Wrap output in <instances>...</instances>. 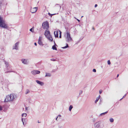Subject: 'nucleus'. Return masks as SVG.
<instances>
[{
	"instance_id": "48",
	"label": "nucleus",
	"mask_w": 128,
	"mask_h": 128,
	"mask_svg": "<svg viewBox=\"0 0 128 128\" xmlns=\"http://www.w3.org/2000/svg\"><path fill=\"white\" fill-rule=\"evenodd\" d=\"M119 76V74H118L117 75V77L118 78V76Z\"/></svg>"
},
{
	"instance_id": "46",
	"label": "nucleus",
	"mask_w": 128,
	"mask_h": 128,
	"mask_svg": "<svg viewBox=\"0 0 128 128\" xmlns=\"http://www.w3.org/2000/svg\"><path fill=\"white\" fill-rule=\"evenodd\" d=\"M58 118V116H57L56 118V120H57V118Z\"/></svg>"
},
{
	"instance_id": "52",
	"label": "nucleus",
	"mask_w": 128,
	"mask_h": 128,
	"mask_svg": "<svg viewBox=\"0 0 128 128\" xmlns=\"http://www.w3.org/2000/svg\"><path fill=\"white\" fill-rule=\"evenodd\" d=\"M83 16H82V17H81V18H82V17H83Z\"/></svg>"
},
{
	"instance_id": "23",
	"label": "nucleus",
	"mask_w": 128,
	"mask_h": 128,
	"mask_svg": "<svg viewBox=\"0 0 128 128\" xmlns=\"http://www.w3.org/2000/svg\"><path fill=\"white\" fill-rule=\"evenodd\" d=\"M36 74H39L40 73V72L38 70H36Z\"/></svg>"
},
{
	"instance_id": "11",
	"label": "nucleus",
	"mask_w": 128,
	"mask_h": 128,
	"mask_svg": "<svg viewBox=\"0 0 128 128\" xmlns=\"http://www.w3.org/2000/svg\"><path fill=\"white\" fill-rule=\"evenodd\" d=\"M54 45L52 46V48L53 50H57V49L56 48V46H57L56 44V43H55L54 41Z\"/></svg>"
},
{
	"instance_id": "6",
	"label": "nucleus",
	"mask_w": 128,
	"mask_h": 128,
	"mask_svg": "<svg viewBox=\"0 0 128 128\" xmlns=\"http://www.w3.org/2000/svg\"><path fill=\"white\" fill-rule=\"evenodd\" d=\"M10 97L9 95L7 96L6 98L5 99L4 102H8L9 101H12V100H11V98Z\"/></svg>"
},
{
	"instance_id": "10",
	"label": "nucleus",
	"mask_w": 128,
	"mask_h": 128,
	"mask_svg": "<svg viewBox=\"0 0 128 128\" xmlns=\"http://www.w3.org/2000/svg\"><path fill=\"white\" fill-rule=\"evenodd\" d=\"M36 82L38 84H40L41 86H43L44 85V82L39 80H36Z\"/></svg>"
},
{
	"instance_id": "4",
	"label": "nucleus",
	"mask_w": 128,
	"mask_h": 128,
	"mask_svg": "<svg viewBox=\"0 0 128 128\" xmlns=\"http://www.w3.org/2000/svg\"><path fill=\"white\" fill-rule=\"evenodd\" d=\"M66 41L69 42L70 41L72 40V39L70 37V32L68 31H67L66 32Z\"/></svg>"
},
{
	"instance_id": "28",
	"label": "nucleus",
	"mask_w": 128,
	"mask_h": 128,
	"mask_svg": "<svg viewBox=\"0 0 128 128\" xmlns=\"http://www.w3.org/2000/svg\"><path fill=\"white\" fill-rule=\"evenodd\" d=\"M30 31H31V32H33L34 29H33V28L30 29Z\"/></svg>"
},
{
	"instance_id": "54",
	"label": "nucleus",
	"mask_w": 128,
	"mask_h": 128,
	"mask_svg": "<svg viewBox=\"0 0 128 128\" xmlns=\"http://www.w3.org/2000/svg\"><path fill=\"white\" fill-rule=\"evenodd\" d=\"M25 119H24V121H25Z\"/></svg>"
},
{
	"instance_id": "26",
	"label": "nucleus",
	"mask_w": 128,
	"mask_h": 128,
	"mask_svg": "<svg viewBox=\"0 0 128 128\" xmlns=\"http://www.w3.org/2000/svg\"><path fill=\"white\" fill-rule=\"evenodd\" d=\"M48 14L51 17H52V16L53 15L56 14H50L49 12L48 13Z\"/></svg>"
},
{
	"instance_id": "35",
	"label": "nucleus",
	"mask_w": 128,
	"mask_h": 128,
	"mask_svg": "<svg viewBox=\"0 0 128 128\" xmlns=\"http://www.w3.org/2000/svg\"><path fill=\"white\" fill-rule=\"evenodd\" d=\"M102 92V90H100L99 91V93L100 94Z\"/></svg>"
},
{
	"instance_id": "30",
	"label": "nucleus",
	"mask_w": 128,
	"mask_h": 128,
	"mask_svg": "<svg viewBox=\"0 0 128 128\" xmlns=\"http://www.w3.org/2000/svg\"><path fill=\"white\" fill-rule=\"evenodd\" d=\"M107 62L108 64L109 65H110L111 64L110 61L109 60H108V61Z\"/></svg>"
},
{
	"instance_id": "33",
	"label": "nucleus",
	"mask_w": 128,
	"mask_h": 128,
	"mask_svg": "<svg viewBox=\"0 0 128 128\" xmlns=\"http://www.w3.org/2000/svg\"><path fill=\"white\" fill-rule=\"evenodd\" d=\"M92 71L94 72H96V70L95 69H94L92 70Z\"/></svg>"
},
{
	"instance_id": "40",
	"label": "nucleus",
	"mask_w": 128,
	"mask_h": 128,
	"mask_svg": "<svg viewBox=\"0 0 128 128\" xmlns=\"http://www.w3.org/2000/svg\"><path fill=\"white\" fill-rule=\"evenodd\" d=\"M75 18L76 19V20L79 22L80 21V20L78 19H76V18Z\"/></svg>"
},
{
	"instance_id": "18",
	"label": "nucleus",
	"mask_w": 128,
	"mask_h": 128,
	"mask_svg": "<svg viewBox=\"0 0 128 128\" xmlns=\"http://www.w3.org/2000/svg\"><path fill=\"white\" fill-rule=\"evenodd\" d=\"M108 112V111H106L105 112H103V113H102L101 114H100V116H104V115L105 114H107V113Z\"/></svg>"
},
{
	"instance_id": "12",
	"label": "nucleus",
	"mask_w": 128,
	"mask_h": 128,
	"mask_svg": "<svg viewBox=\"0 0 128 128\" xmlns=\"http://www.w3.org/2000/svg\"><path fill=\"white\" fill-rule=\"evenodd\" d=\"M15 96L13 94H11L10 95V97L11 98V100H12V101L14 100L15 98Z\"/></svg>"
},
{
	"instance_id": "51",
	"label": "nucleus",
	"mask_w": 128,
	"mask_h": 128,
	"mask_svg": "<svg viewBox=\"0 0 128 128\" xmlns=\"http://www.w3.org/2000/svg\"><path fill=\"white\" fill-rule=\"evenodd\" d=\"M123 98H121L120 100H121Z\"/></svg>"
},
{
	"instance_id": "24",
	"label": "nucleus",
	"mask_w": 128,
	"mask_h": 128,
	"mask_svg": "<svg viewBox=\"0 0 128 128\" xmlns=\"http://www.w3.org/2000/svg\"><path fill=\"white\" fill-rule=\"evenodd\" d=\"M27 116V114L26 113H23L22 114V117L24 116L26 117Z\"/></svg>"
},
{
	"instance_id": "3",
	"label": "nucleus",
	"mask_w": 128,
	"mask_h": 128,
	"mask_svg": "<svg viewBox=\"0 0 128 128\" xmlns=\"http://www.w3.org/2000/svg\"><path fill=\"white\" fill-rule=\"evenodd\" d=\"M42 26L44 29L48 30L49 28V24L47 21L44 22L42 24Z\"/></svg>"
},
{
	"instance_id": "8",
	"label": "nucleus",
	"mask_w": 128,
	"mask_h": 128,
	"mask_svg": "<svg viewBox=\"0 0 128 128\" xmlns=\"http://www.w3.org/2000/svg\"><path fill=\"white\" fill-rule=\"evenodd\" d=\"M37 10V8H34L31 9L30 12L32 13H34L36 12Z\"/></svg>"
},
{
	"instance_id": "49",
	"label": "nucleus",
	"mask_w": 128,
	"mask_h": 128,
	"mask_svg": "<svg viewBox=\"0 0 128 128\" xmlns=\"http://www.w3.org/2000/svg\"><path fill=\"white\" fill-rule=\"evenodd\" d=\"M26 110H27V107L26 108Z\"/></svg>"
},
{
	"instance_id": "5",
	"label": "nucleus",
	"mask_w": 128,
	"mask_h": 128,
	"mask_svg": "<svg viewBox=\"0 0 128 128\" xmlns=\"http://www.w3.org/2000/svg\"><path fill=\"white\" fill-rule=\"evenodd\" d=\"M19 42H16L14 46L13 47L12 50L15 49L18 50V46Z\"/></svg>"
},
{
	"instance_id": "36",
	"label": "nucleus",
	"mask_w": 128,
	"mask_h": 128,
	"mask_svg": "<svg viewBox=\"0 0 128 128\" xmlns=\"http://www.w3.org/2000/svg\"><path fill=\"white\" fill-rule=\"evenodd\" d=\"M2 110V107L0 106V110Z\"/></svg>"
},
{
	"instance_id": "1",
	"label": "nucleus",
	"mask_w": 128,
	"mask_h": 128,
	"mask_svg": "<svg viewBox=\"0 0 128 128\" xmlns=\"http://www.w3.org/2000/svg\"><path fill=\"white\" fill-rule=\"evenodd\" d=\"M0 27L3 28L8 29V27L7 25L5 23V21L2 17L0 15Z\"/></svg>"
},
{
	"instance_id": "34",
	"label": "nucleus",
	"mask_w": 128,
	"mask_h": 128,
	"mask_svg": "<svg viewBox=\"0 0 128 128\" xmlns=\"http://www.w3.org/2000/svg\"><path fill=\"white\" fill-rule=\"evenodd\" d=\"M63 126H59L58 128H63Z\"/></svg>"
},
{
	"instance_id": "22",
	"label": "nucleus",
	"mask_w": 128,
	"mask_h": 128,
	"mask_svg": "<svg viewBox=\"0 0 128 128\" xmlns=\"http://www.w3.org/2000/svg\"><path fill=\"white\" fill-rule=\"evenodd\" d=\"M110 121L111 122H112L114 121V119L112 118H110Z\"/></svg>"
},
{
	"instance_id": "50",
	"label": "nucleus",
	"mask_w": 128,
	"mask_h": 128,
	"mask_svg": "<svg viewBox=\"0 0 128 128\" xmlns=\"http://www.w3.org/2000/svg\"><path fill=\"white\" fill-rule=\"evenodd\" d=\"M92 28V29H93L94 30V28H93H93Z\"/></svg>"
},
{
	"instance_id": "15",
	"label": "nucleus",
	"mask_w": 128,
	"mask_h": 128,
	"mask_svg": "<svg viewBox=\"0 0 128 128\" xmlns=\"http://www.w3.org/2000/svg\"><path fill=\"white\" fill-rule=\"evenodd\" d=\"M46 75L45 77H50L51 76V74L49 73H46Z\"/></svg>"
},
{
	"instance_id": "37",
	"label": "nucleus",
	"mask_w": 128,
	"mask_h": 128,
	"mask_svg": "<svg viewBox=\"0 0 128 128\" xmlns=\"http://www.w3.org/2000/svg\"><path fill=\"white\" fill-rule=\"evenodd\" d=\"M2 2H0V7L2 6Z\"/></svg>"
},
{
	"instance_id": "47",
	"label": "nucleus",
	"mask_w": 128,
	"mask_h": 128,
	"mask_svg": "<svg viewBox=\"0 0 128 128\" xmlns=\"http://www.w3.org/2000/svg\"><path fill=\"white\" fill-rule=\"evenodd\" d=\"M60 5V7H59L60 8V9L61 8V6H60V5Z\"/></svg>"
},
{
	"instance_id": "38",
	"label": "nucleus",
	"mask_w": 128,
	"mask_h": 128,
	"mask_svg": "<svg viewBox=\"0 0 128 128\" xmlns=\"http://www.w3.org/2000/svg\"><path fill=\"white\" fill-rule=\"evenodd\" d=\"M41 41V39H40V37L39 38L38 40V41Z\"/></svg>"
},
{
	"instance_id": "42",
	"label": "nucleus",
	"mask_w": 128,
	"mask_h": 128,
	"mask_svg": "<svg viewBox=\"0 0 128 128\" xmlns=\"http://www.w3.org/2000/svg\"><path fill=\"white\" fill-rule=\"evenodd\" d=\"M98 6V5L97 4H95L94 6L96 8V7Z\"/></svg>"
},
{
	"instance_id": "32",
	"label": "nucleus",
	"mask_w": 128,
	"mask_h": 128,
	"mask_svg": "<svg viewBox=\"0 0 128 128\" xmlns=\"http://www.w3.org/2000/svg\"><path fill=\"white\" fill-rule=\"evenodd\" d=\"M50 60H51V61H56V60L55 59H54V58H52V59H51Z\"/></svg>"
},
{
	"instance_id": "19",
	"label": "nucleus",
	"mask_w": 128,
	"mask_h": 128,
	"mask_svg": "<svg viewBox=\"0 0 128 128\" xmlns=\"http://www.w3.org/2000/svg\"><path fill=\"white\" fill-rule=\"evenodd\" d=\"M73 108V106L72 105H70L69 107V110L70 111Z\"/></svg>"
},
{
	"instance_id": "41",
	"label": "nucleus",
	"mask_w": 128,
	"mask_h": 128,
	"mask_svg": "<svg viewBox=\"0 0 128 128\" xmlns=\"http://www.w3.org/2000/svg\"><path fill=\"white\" fill-rule=\"evenodd\" d=\"M126 96V94H125L124 96H123V97L122 98H124Z\"/></svg>"
},
{
	"instance_id": "25",
	"label": "nucleus",
	"mask_w": 128,
	"mask_h": 128,
	"mask_svg": "<svg viewBox=\"0 0 128 128\" xmlns=\"http://www.w3.org/2000/svg\"><path fill=\"white\" fill-rule=\"evenodd\" d=\"M30 92V90L28 89H27L26 90V92L25 93L26 94H27L29 93Z\"/></svg>"
},
{
	"instance_id": "21",
	"label": "nucleus",
	"mask_w": 128,
	"mask_h": 128,
	"mask_svg": "<svg viewBox=\"0 0 128 128\" xmlns=\"http://www.w3.org/2000/svg\"><path fill=\"white\" fill-rule=\"evenodd\" d=\"M36 70H34L32 71L31 72L32 74H33L34 75H35L36 74Z\"/></svg>"
},
{
	"instance_id": "17",
	"label": "nucleus",
	"mask_w": 128,
	"mask_h": 128,
	"mask_svg": "<svg viewBox=\"0 0 128 128\" xmlns=\"http://www.w3.org/2000/svg\"><path fill=\"white\" fill-rule=\"evenodd\" d=\"M100 95L98 97H97L96 98V100L95 101V102L96 103V102H98V100L100 98Z\"/></svg>"
},
{
	"instance_id": "13",
	"label": "nucleus",
	"mask_w": 128,
	"mask_h": 128,
	"mask_svg": "<svg viewBox=\"0 0 128 128\" xmlns=\"http://www.w3.org/2000/svg\"><path fill=\"white\" fill-rule=\"evenodd\" d=\"M58 31H54V35L55 37L56 38H57L58 37Z\"/></svg>"
},
{
	"instance_id": "27",
	"label": "nucleus",
	"mask_w": 128,
	"mask_h": 128,
	"mask_svg": "<svg viewBox=\"0 0 128 128\" xmlns=\"http://www.w3.org/2000/svg\"><path fill=\"white\" fill-rule=\"evenodd\" d=\"M82 90H80L79 91V95H80L82 94Z\"/></svg>"
},
{
	"instance_id": "2",
	"label": "nucleus",
	"mask_w": 128,
	"mask_h": 128,
	"mask_svg": "<svg viewBox=\"0 0 128 128\" xmlns=\"http://www.w3.org/2000/svg\"><path fill=\"white\" fill-rule=\"evenodd\" d=\"M44 35L51 42L52 41V38L50 34V32L49 31H48L47 30H46L44 33Z\"/></svg>"
},
{
	"instance_id": "9",
	"label": "nucleus",
	"mask_w": 128,
	"mask_h": 128,
	"mask_svg": "<svg viewBox=\"0 0 128 128\" xmlns=\"http://www.w3.org/2000/svg\"><path fill=\"white\" fill-rule=\"evenodd\" d=\"M100 122H98L95 124L94 126L95 127L98 128H99L100 126Z\"/></svg>"
},
{
	"instance_id": "45",
	"label": "nucleus",
	"mask_w": 128,
	"mask_h": 128,
	"mask_svg": "<svg viewBox=\"0 0 128 128\" xmlns=\"http://www.w3.org/2000/svg\"><path fill=\"white\" fill-rule=\"evenodd\" d=\"M58 116V117H60L61 116V115H59Z\"/></svg>"
},
{
	"instance_id": "43",
	"label": "nucleus",
	"mask_w": 128,
	"mask_h": 128,
	"mask_svg": "<svg viewBox=\"0 0 128 128\" xmlns=\"http://www.w3.org/2000/svg\"><path fill=\"white\" fill-rule=\"evenodd\" d=\"M11 72L10 71H7L6 72L8 73V72Z\"/></svg>"
},
{
	"instance_id": "14",
	"label": "nucleus",
	"mask_w": 128,
	"mask_h": 128,
	"mask_svg": "<svg viewBox=\"0 0 128 128\" xmlns=\"http://www.w3.org/2000/svg\"><path fill=\"white\" fill-rule=\"evenodd\" d=\"M38 43L40 46H43L44 45L43 43L41 41H38Z\"/></svg>"
},
{
	"instance_id": "16",
	"label": "nucleus",
	"mask_w": 128,
	"mask_h": 128,
	"mask_svg": "<svg viewBox=\"0 0 128 128\" xmlns=\"http://www.w3.org/2000/svg\"><path fill=\"white\" fill-rule=\"evenodd\" d=\"M22 63L24 64H26V61L25 60V59H22Z\"/></svg>"
},
{
	"instance_id": "31",
	"label": "nucleus",
	"mask_w": 128,
	"mask_h": 128,
	"mask_svg": "<svg viewBox=\"0 0 128 128\" xmlns=\"http://www.w3.org/2000/svg\"><path fill=\"white\" fill-rule=\"evenodd\" d=\"M24 120V119L23 118H22V123H23V125H24V120Z\"/></svg>"
},
{
	"instance_id": "39",
	"label": "nucleus",
	"mask_w": 128,
	"mask_h": 128,
	"mask_svg": "<svg viewBox=\"0 0 128 128\" xmlns=\"http://www.w3.org/2000/svg\"><path fill=\"white\" fill-rule=\"evenodd\" d=\"M58 69V68H57V69H56V70H52V72H54L55 71H56V70H57V69Z\"/></svg>"
},
{
	"instance_id": "29",
	"label": "nucleus",
	"mask_w": 128,
	"mask_h": 128,
	"mask_svg": "<svg viewBox=\"0 0 128 128\" xmlns=\"http://www.w3.org/2000/svg\"><path fill=\"white\" fill-rule=\"evenodd\" d=\"M59 32H60V36H59V38H61V37H62V36H61L62 32L60 30H59Z\"/></svg>"
},
{
	"instance_id": "53",
	"label": "nucleus",
	"mask_w": 128,
	"mask_h": 128,
	"mask_svg": "<svg viewBox=\"0 0 128 128\" xmlns=\"http://www.w3.org/2000/svg\"><path fill=\"white\" fill-rule=\"evenodd\" d=\"M56 4L58 5V4Z\"/></svg>"
},
{
	"instance_id": "44",
	"label": "nucleus",
	"mask_w": 128,
	"mask_h": 128,
	"mask_svg": "<svg viewBox=\"0 0 128 128\" xmlns=\"http://www.w3.org/2000/svg\"><path fill=\"white\" fill-rule=\"evenodd\" d=\"M34 44L36 46H37V44L36 43V42L34 43Z\"/></svg>"
},
{
	"instance_id": "7",
	"label": "nucleus",
	"mask_w": 128,
	"mask_h": 128,
	"mask_svg": "<svg viewBox=\"0 0 128 128\" xmlns=\"http://www.w3.org/2000/svg\"><path fill=\"white\" fill-rule=\"evenodd\" d=\"M4 62L6 65V68H7V69L8 70L10 68V67L9 66V63L4 60Z\"/></svg>"
},
{
	"instance_id": "20",
	"label": "nucleus",
	"mask_w": 128,
	"mask_h": 128,
	"mask_svg": "<svg viewBox=\"0 0 128 128\" xmlns=\"http://www.w3.org/2000/svg\"><path fill=\"white\" fill-rule=\"evenodd\" d=\"M69 47L68 44H66V46L62 47V48L63 49H64L66 48Z\"/></svg>"
}]
</instances>
